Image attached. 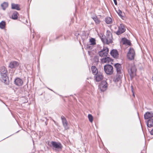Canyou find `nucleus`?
I'll return each mask as SVG.
<instances>
[{
    "mask_svg": "<svg viewBox=\"0 0 153 153\" xmlns=\"http://www.w3.org/2000/svg\"><path fill=\"white\" fill-rule=\"evenodd\" d=\"M88 117L89 121L92 123L93 121V117L92 116L91 114H89L88 115Z\"/></svg>",
    "mask_w": 153,
    "mask_h": 153,
    "instance_id": "7c9ffc66",
    "label": "nucleus"
},
{
    "mask_svg": "<svg viewBox=\"0 0 153 153\" xmlns=\"http://www.w3.org/2000/svg\"><path fill=\"white\" fill-rule=\"evenodd\" d=\"M147 126L149 127H151L153 126V119H149L147 122Z\"/></svg>",
    "mask_w": 153,
    "mask_h": 153,
    "instance_id": "aec40b11",
    "label": "nucleus"
},
{
    "mask_svg": "<svg viewBox=\"0 0 153 153\" xmlns=\"http://www.w3.org/2000/svg\"><path fill=\"white\" fill-rule=\"evenodd\" d=\"M0 79L1 82L4 83L5 84H8L9 82L7 75L5 76V75H3L1 76Z\"/></svg>",
    "mask_w": 153,
    "mask_h": 153,
    "instance_id": "9b49d317",
    "label": "nucleus"
},
{
    "mask_svg": "<svg viewBox=\"0 0 153 153\" xmlns=\"http://www.w3.org/2000/svg\"><path fill=\"white\" fill-rule=\"evenodd\" d=\"M122 41L123 44H127L128 45H130L131 44L130 41L126 38H123Z\"/></svg>",
    "mask_w": 153,
    "mask_h": 153,
    "instance_id": "4be33fe9",
    "label": "nucleus"
},
{
    "mask_svg": "<svg viewBox=\"0 0 153 153\" xmlns=\"http://www.w3.org/2000/svg\"><path fill=\"white\" fill-rule=\"evenodd\" d=\"M61 119L62 120L63 126L65 129L67 130L69 128V127L68 126V122L66 119V118L64 116H61Z\"/></svg>",
    "mask_w": 153,
    "mask_h": 153,
    "instance_id": "9d476101",
    "label": "nucleus"
},
{
    "mask_svg": "<svg viewBox=\"0 0 153 153\" xmlns=\"http://www.w3.org/2000/svg\"><path fill=\"white\" fill-rule=\"evenodd\" d=\"M114 66L116 69L117 73L118 74H121L122 69L121 65L119 63H117L114 65Z\"/></svg>",
    "mask_w": 153,
    "mask_h": 153,
    "instance_id": "ddd939ff",
    "label": "nucleus"
},
{
    "mask_svg": "<svg viewBox=\"0 0 153 153\" xmlns=\"http://www.w3.org/2000/svg\"><path fill=\"white\" fill-rule=\"evenodd\" d=\"M113 1H114V4L116 5H117V0H113Z\"/></svg>",
    "mask_w": 153,
    "mask_h": 153,
    "instance_id": "473e14b6",
    "label": "nucleus"
},
{
    "mask_svg": "<svg viewBox=\"0 0 153 153\" xmlns=\"http://www.w3.org/2000/svg\"><path fill=\"white\" fill-rule=\"evenodd\" d=\"M110 54L114 58H117L118 57V53L117 50H112L110 52Z\"/></svg>",
    "mask_w": 153,
    "mask_h": 153,
    "instance_id": "a211bd4d",
    "label": "nucleus"
},
{
    "mask_svg": "<svg viewBox=\"0 0 153 153\" xmlns=\"http://www.w3.org/2000/svg\"><path fill=\"white\" fill-rule=\"evenodd\" d=\"M135 53L134 49L130 48L127 53V56L128 59L132 60L134 59Z\"/></svg>",
    "mask_w": 153,
    "mask_h": 153,
    "instance_id": "39448f33",
    "label": "nucleus"
},
{
    "mask_svg": "<svg viewBox=\"0 0 153 153\" xmlns=\"http://www.w3.org/2000/svg\"><path fill=\"white\" fill-rule=\"evenodd\" d=\"M94 78L97 82L101 81L103 78V76L102 73L100 71L94 75Z\"/></svg>",
    "mask_w": 153,
    "mask_h": 153,
    "instance_id": "6e6552de",
    "label": "nucleus"
},
{
    "mask_svg": "<svg viewBox=\"0 0 153 153\" xmlns=\"http://www.w3.org/2000/svg\"><path fill=\"white\" fill-rule=\"evenodd\" d=\"M6 23L4 21H2L0 23V28L4 29L5 27Z\"/></svg>",
    "mask_w": 153,
    "mask_h": 153,
    "instance_id": "c85d7f7f",
    "label": "nucleus"
},
{
    "mask_svg": "<svg viewBox=\"0 0 153 153\" xmlns=\"http://www.w3.org/2000/svg\"><path fill=\"white\" fill-rule=\"evenodd\" d=\"M11 8L12 9L14 10H20L21 9L19 4L14 3H11Z\"/></svg>",
    "mask_w": 153,
    "mask_h": 153,
    "instance_id": "6ab92c4d",
    "label": "nucleus"
},
{
    "mask_svg": "<svg viewBox=\"0 0 153 153\" xmlns=\"http://www.w3.org/2000/svg\"><path fill=\"white\" fill-rule=\"evenodd\" d=\"M91 68L92 71V73L94 75L96 74H97V73L99 72H98L97 68H96L95 66H92L91 67Z\"/></svg>",
    "mask_w": 153,
    "mask_h": 153,
    "instance_id": "5701e85b",
    "label": "nucleus"
},
{
    "mask_svg": "<svg viewBox=\"0 0 153 153\" xmlns=\"http://www.w3.org/2000/svg\"><path fill=\"white\" fill-rule=\"evenodd\" d=\"M153 117V112H147L144 114V117L145 119L151 118Z\"/></svg>",
    "mask_w": 153,
    "mask_h": 153,
    "instance_id": "f8f14e48",
    "label": "nucleus"
},
{
    "mask_svg": "<svg viewBox=\"0 0 153 153\" xmlns=\"http://www.w3.org/2000/svg\"><path fill=\"white\" fill-rule=\"evenodd\" d=\"M101 36H100L101 40L103 43L109 44L112 43V35L110 31L109 30L107 31L106 36L104 37L103 35H102L101 33Z\"/></svg>",
    "mask_w": 153,
    "mask_h": 153,
    "instance_id": "f257e3e1",
    "label": "nucleus"
},
{
    "mask_svg": "<svg viewBox=\"0 0 153 153\" xmlns=\"http://www.w3.org/2000/svg\"><path fill=\"white\" fill-rule=\"evenodd\" d=\"M119 15L123 19L125 18V14L124 13L122 12L121 10H115Z\"/></svg>",
    "mask_w": 153,
    "mask_h": 153,
    "instance_id": "412c9836",
    "label": "nucleus"
},
{
    "mask_svg": "<svg viewBox=\"0 0 153 153\" xmlns=\"http://www.w3.org/2000/svg\"><path fill=\"white\" fill-rule=\"evenodd\" d=\"M0 73L1 76L7 75V71L6 68L4 67H1L0 69Z\"/></svg>",
    "mask_w": 153,
    "mask_h": 153,
    "instance_id": "f3484780",
    "label": "nucleus"
},
{
    "mask_svg": "<svg viewBox=\"0 0 153 153\" xmlns=\"http://www.w3.org/2000/svg\"><path fill=\"white\" fill-rule=\"evenodd\" d=\"M136 67L134 64L129 65L128 71L131 78H132L136 75Z\"/></svg>",
    "mask_w": 153,
    "mask_h": 153,
    "instance_id": "7ed1b4c3",
    "label": "nucleus"
},
{
    "mask_svg": "<svg viewBox=\"0 0 153 153\" xmlns=\"http://www.w3.org/2000/svg\"><path fill=\"white\" fill-rule=\"evenodd\" d=\"M91 18L94 20L96 24H98L100 23V21L96 16H92Z\"/></svg>",
    "mask_w": 153,
    "mask_h": 153,
    "instance_id": "393cba45",
    "label": "nucleus"
},
{
    "mask_svg": "<svg viewBox=\"0 0 153 153\" xmlns=\"http://www.w3.org/2000/svg\"><path fill=\"white\" fill-rule=\"evenodd\" d=\"M126 28L125 25L123 24H121L118 27V30L116 32V33L118 35H119L125 32Z\"/></svg>",
    "mask_w": 153,
    "mask_h": 153,
    "instance_id": "0eeeda50",
    "label": "nucleus"
},
{
    "mask_svg": "<svg viewBox=\"0 0 153 153\" xmlns=\"http://www.w3.org/2000/svg\"><path fill=\"white\" fill-rule=\"evenodd\" d=\"M111 59L108 57H107L101 59V61L105 63H108L111 61Z\"/></svg>",
    "mask_w": 153,
    "mask_h": 153,
    "instance_id": "a878e982",
    "label": "nucleus"
},
{
    "mask_svg": "<svg viewBox=\"0 0 153 153\" xmlns=\"http://www.w3.org/2000/svg\"><path fill=\"white\" fill-rule=\"evenodd\" d=\"M104 70L105 73L111 75L113 73V67L111 65H106L104 66Z\"/></svg>",
    "mask_w": 153,
    "mask_h": 153,
    "instance_id": "20e7f679",
    "label": "nucleus"
},
{
    "mask_svg": "<svg viewBox=\"0 0 153 153\" xmlns=\"http://www.w3.org/2000/svg\"><path fill=\"white\" fill-rule=\"evenodd\" d=\"M131 90H132V92H133V96H134V92H133V90L132 86H131Z\"/></svg>",
    "mask_w": 153,
    "mask_h": 153,
    "instance_id": "72a5a7b5",
    "label": "nucleus"
},
{
    "mask_svg": "<svg viewBox=\"0 0 153 153\" xmlns=\"http://www.w3.org/2000/svg\"><path fill=\"white\" fill-rule=\"evenodd\" d=\"M19 65L18 62L16 61H14L11 62L9 65V67L11 68H15L17 67Z\"/></svg>",
    "mask_w": 153,
    "mask_h": 153,
    "instance_id": "dca6fc26",
    "label": "nucleus"
},
{
    "mask_svg": "<svg viewBox=\"0 0 153 153\" xmlns=\"http://www.w3.org/2000/svg\"><path fill=\"white\" fill-rule=\"evenodd\" d=\"M105 19V22L107 24H111L112 22V19L110 17L106 18Z\"/></svg>",
    "mask_w": 153,
    "mask_h": 153,
    "instance_id": "cd10ccee",
    "label": "nucleus"
},
{
    "mask_svg": "<svg viewBox=\"0 0 153 153\" xmlns=\"http://www.w3.org/2000/svg\"><path fill=\"white\" fill-rule=\"evenodd\" d=\"M52 149L56 152H59L62 150L63 146L62 144L59 142L51 141V142Z\"/></svg>",
    "mask_w": 153,
    "mask_h": 153,
    "instance_id": "f03ea898",
    "label": "nucleus"
},
{
    "mask_svg": "<svg viewBox=\"0 0 153 153\" xmlns=\"http://www.w3.org/2000/svg\"><path fill=\"white\" fill-rule=\"evenodd\" d=\"M109 52L108 49L106 47H104L103 49L99 52V55L100 56H107Z\"/></svg>",
    "mask_w": 153,
    "mask_h": 153,
    "instance_id": "423d86ee",
    "label": "nucleus"
},
{
    "mask_svg": "<svg viewBox=\"0 0 153 153\" xmlns=\"http://www.w3.org/2000/svg\"><path fill=\"white\" fill-rule=\"evenodd\" d=\"M107 83L105 81H102L99 85V87L101 91H104L107 87Z\"/></svg>",
    "mask_w": 153,
    "mask_h": 153,
    "instance_id": "1a4fd4ad",
    "label": "nucleus"
},
{
    "mask_svg": "<svg viewBox=\"0 0 153 153\" xmlns=\"http://www.w3.org/2000/svg\"><path fill=\"white\" fill-rule=\"evenodd\" d=\"M90 42L91 45H94L96 44L95 40L94 38H91L90 40Z\"/></svg>",
    "mask_w": 153,
    "mask_h": 153,
    "instance_id": "c756f323",
    "label": "nucleus"
},
{
    "mask_svg": "<svg viewBox=\"0 0 153 153\" xmlns=\"http://www.w3.org/2000/svg\"><path fill=\"white\" fill-rule=\"evenodd\" d=\"M152 81H153V78L152 79Z\"/></svg>",
    "mask_w": 153,
    "mask_h": 153,
    "instance_id": "f704fd0d",
    "label": "nucleus"
},
{
    "mask_svg": "<svg viewBox=\"0 0 153 153\" xmlns=\"http://www.w3.org/2000/svg\"><path fill=\"white\" fill-rule=\"evenodd\" d=\"M18 13L16 11H14L12 15V19H16L18 18Z\"/></svg>",
    "mask_w": 153,
    "mask_h": 153,
    "instance_id": "b1692460",
    "label": "nucleus"
},
{
    "mask_svg": "<svg viewBox=\"0 0 153 153\" xmlns=\"http://www.w3.org/2000/svg\"><path fill=\"white\" fill-rule=\"evenodd\" d=\"M92 46H91L89 45H88L87 46V48L88 49H90V50L92 49Z\"/></svg>",
    "mask_w": 153,
    "mask_h": 153,
    "instance_id": "2f4dec72",
    "label": "nucleus"
},
{
    "mask_svg": "<svg viewBox=\"0 0 153 153\" xmlns=\"http://www.w3.org/2000/svg\"><path fill=\"white\" fill-rule=\"evenodd\" d=\"M122 76V74H118L117 73L116 76L115 77L114 79V81L115 82H121V79Z\"/></svg>",
    "mask_w": 153,
    "mask_h": 153,
    "instance_id": "4468645a",
    "label": "nucleus"
},
{
    "mask_svg": "<svg viewBox=\"0 0 153 153\" xmlns=\"http://www.w3.org/2000/svg\"><path fill=\"white\" fill-rule=\"evenodd\" d=\"M16 85L19 86H22L23 84V80L20 78H16L14 81Z\"/></svg>",
    "mask_w": 153,
    "mask_h": 153,
    "instance_id": "2eb2a0df",
    "label": "nucleus"
},
{
    "mask_svg": "<svg viewBox=\"0 0 153 153\" xmlns=\"http://www.w3.org/2000/svg\"><path fill=\"white\" fill-rule=\"evenodd\" d=\"M8 6V3L7 2H4L1 4V6L3 10H5Z\"/></svg>",
    "mask_w": 153,
    "mask_h": 153,
    "instance_id": "bb28decb",
    "label": "nucleus"
}]
</instances>
